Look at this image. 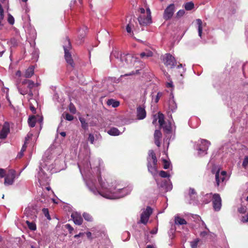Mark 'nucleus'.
Segmentation results:
<instances>
[{
  "instance_id": "obj_40",
  "label": "nucleus",
  "mask_w": 248,
  "mask_h": 248,
  "mask_svg": "<svg viewBox=\"0 0 248 248\" xmlns=\"http://www.w3.org/2000/svg\"><path fill=\"white\" fill-rule=\"evenodd\" d=\"M42 211L45 217L49 220L51 219V217L49 214V211L47 208H43Z\"/></svg>"
},
{
  "instance_id": "obj_36",
  "label": "nucleus",
  "mask_w": 248,
  "mask_h": 248,
  "mask_svg": "<svg viewBox=\"0 0 248 248\" xmlns=\"http://www.w3.org/2000/svg\"><path fill=\"white\" fill-rule=\"evenodd\" d=\"M79 120L81 124V126L84 129L88 127V124L86 123L85 119L83 117H79Z\"/></svg>"
},
{
  "instance_id": "obj_11",
  "label": "nucleus",
  "mask_w": 248,
  "mask_h": 248,
  "mask_svg": "<svg viewBox=\"0 0 248 248\" xmlns=\"http://www.w3.org/2000/svg\"><path fill=\"white\" fill-rule=\"evenodd\" d=\"M212 200L214 210L216 211H219L221 207V199L219 195L214 194Z\"/></svg>"
},
{
  "instance_id": "obj_23",
  "label": "nucleus",
  "mask_w": 248,
  "mask_h": 248,
  "mask_svg": "<svg viewBox=\"0 0 248 248\" xmlns=\"http://www.w3.org/2000/svg\"><path fill=\"white\" fill-rule=\"evenodd\" d=\"M78 166L79 169V170L82 173V170H83L84 171H88L91 168V164L86 160L85 164L84 163H78Z\"/></svg>"
},
{
  "instance_id": "obj_49",
  "label": "nucleus",
  "mask_w": 248,
  "mask_h": 248,
  "mask_svg": "<svg viewBox=\"0 0 248 248\" xmlns=\"http://www.w3.org/2000/svg\"><path fill=\"white\" fill-rule=\"evenodd\" d=\"M65 228H66L67 230H68L70 233H71L74 230L73 228L69 224H66L65 225Z\"/></svg>"
},
{
  "instance_id": "obj_56",
  "label": "nucleus",
  "mask_w": 248,
  "mask_h": 248,
  "mask_svg": "<svg viewBox=\"0 0 248 248\" xmlns=\"http://www.w3.org/2000/svg\"><path fill=\"white\" fill-rule=\"evenodd\" d=\"M30 211V208H26L25 210L24 214H26L27 217L29 216V213Z\"/></svg>"
},
{
  "instance_id": "obj_62",
  "label": "nucleus",
  "mask_w": 248,
  "mask_h": 248,
  "mask_svg": "<svg viewBox=\"0 0 248 248\" xmlns=\"http://www.w3.org/2000/svg\"><path fill=\"white\" fill-rule=\"evenodd\" d=\"M16 76L20 77L21 76V72L20 71H17L16 72Z\"/></svg>"
},
{
  "instance_id": "obj_6",
  "label": "nucleus",
  "mask_w": 248,
  "mask_h": 248,
  "mask_svg": "<svg viewBox=\"0 0 248 248\" xmlns=\"http://www.w3.org/2000/svg\"><path fill=\"white\" fill-rule=\"evenodd\" d=\"M158 123L160 125L163 127L164 130L166 133L170 132L172 129L171 122H168V123H165L164 115L161 113H158Z\"/></svg>"
},
{
  "instance_id": "obj_5",
  "label": "nucleus",
  "mask_w": 248,
  "mask_h": 248,
  "mask_svg": "<svg viewBox=\"0 0 248 248\" xmlns=\"http://www.w3.org/2000/svg\"><path fill=\"white\" fill-rule=\"evenodd\" d=\"M213 173L215 174L216 183L217 186L223 185L226 179L227 173L225 171L220 172L218 167H215L212 170Z\"/></svg>"
},
{
  "instance_id": "obj_25",
  "label": "nucleus",
  "mask_w": 248,
  "mask_h": 248,
  "mask_svg": "<svg viewBox=\"0 0 248 248\" xmlns=\"http://www.w3.org/2000/svg\"><path fill=\"white\" fill-rule=\"evenodd\" d=\"M196 22L197 25L199 36L200 37H202V29L205 26L206 24L203 23L202 21L200 19H197L196 21Z\"/></svg>"
},
{
  "instance_id": "obj_42",
  "label": "nucleus",
  "mask_w": 248,
  "mask_h": 248,
  "mask_svg": "<svg viewBox=\"0 0 248 248\" xmlns=\"http://www.w3.org/2000/svg\"><path fill=\"white\" fill-rule=\"evenodd\" d=\"M159 175L162 178L169 177L170 175L165 171L161 170L159 172Z\"/></svg>"
},
{
  "instance_id": "obj_28",
  "label": "nucleus",
  "mask_w": 248,
  "mask_h": 248,
  "mask_svg": "<svg viewBox=\"0 0 248 248\" xmlns=\"http://www.w3.org/2000/svg\"><path fill=\"white\" fill-rule=\"evenodd\" d=\"M213 195L212 193L206 194L202 198V202L204 204H207L210 202L213 199Z\"/></svg>"
},
{
  "instance_id": "obj_1",
  "label": "nucleus",
  "mask_w": 248,
  "mask_h": 248,
  "mask_svg": "<svg viewBox=\"0 0 248 248\" xmlns=\"http://www.w3.org/2000/svg\"><path fill=\"white\" fill-rule=\"evenodd\" d=\"M98 181L101 186L100 191L97 189L92 180L86 181V185L94 195L99 194L107 199H117L123 198L129 194L132 189L131 186L122 188L119 185L112 184L110 185L107 182H103L101 177H98Z\"/></svg>"
},
{
  "instance_id": "obj_24",
  "label": "nucleus",
  "mask_w": 248,
  "mask_h": 248,
  "mask_svg": "<svg viewBox=\"0 0 248 248\" xmlns=\"http://www.w3.org/2000/svg\"><path fill=\"white\" fill-rule=\"evenodd\" d=\"M175 11V6L174 4H170L165 10L164 14L165 16H173Z\"/></svg>"
},
{
  "instance_id": "obj_32",
  "label": "nucleus",
  "mask_w": 248,
  "mask_h": 248,
  "mask_svg": "<svg viewBox=\"0 0 248 248\" xmlns=\"http://www.w3.org/2000/svg\"><path fill=\"white\" fill-rule=\"evenodd\" d=\"M183 7L186 10L190 11L194 8V4L192 1L187 2L183 5Z\"/></svg>"
},
{
  "instance_id": "obj_45",
  "label": "nucleus",
  "mask_w": 248,
  "mask_h": 248,
  "mask_svg": "<svg viewBox=\"0 0 248 248\" xmlns=\"http://www.w3.org/2000/svg\"><path fill=\"white\" fill-rule=\"evenodd\" d=\"M5 51L4 46L0 43V57H1Z\"/></svg>"
},
{
  "instance_id": "obj_20",
  "label": "nucleus",
  "mask_w": 248,
  "mask_h": 248,
  "mask_svg": "<svg viewBox=\"0 0 248 248\" xmlns=\"http://www.w3.org/2000/svg\"><path fill=\"white\" fill-rule=\"evenodd\" d=\"M17 88L18 89V92L21 94L25 95L28 94V99H31L33 96V93L31 90H29V91L28 92L27 90L23 89L18 84H17Z\"/></svg>"
},
{
  "instance_id": "obj_16",
  "label": "nucleus",
  "mask_w": 248,
  "mask_h": 248,
  "mask_svg": "<svg viewBox=\"0 0 248 248\" xmlns=\"http://www.w3.org/2000/svg\"><path fill=\"white\" fill-rule=\"evenodd\" d=\"M37 121H38V122L41 124L43 122L42 116H39L37 115L30 117L28 119V123L29 125L31 127H33L35 126L36 122Z\"/></svg>"
},
{
  "instance_id": "obj_33",
  "label": "nucleus",
  "mask_w": 248,
  "mask_h": 248,
  "mask_svg": "<svg viewBox=\"0 0 248 248\" xmlns=\"http://www.w3.org/2000/svg\"><path fill=\"white\" fill-rule=\"evenodd\" d=\"M153 53L150 50H146L140 54V57L142 59H146L149 57H152Z\"/></svg>"
},
{
  "instance_id": "obj_22",
  "label": "nucleus",
  "mask_w": 248,
  "mask_h": 248,
  "mask_svg": "<svg viewBox=\"0 0 248 248\" xmlns=\"http://www.w3.org/2000/svg\"><path fill=\"white\" fill-rule=\"evenodd\" d=\"M162 137V133L159 130H156L154 133L155 143L156 146L159 147L160 146V140Z\"/></svg>"
},
{
  "instance_id": "obj_58",
  "label": "nucleus",
  "mask_w": 248,
  "mask_h": 248,
  "mask_svg": "<svg viewBox=\"0 0 248 248\" xmlns=\"http://www.w3.org/2000/svg\"><path fill=\"white\" fill-rule=\"evenodd\" d=\"M146 14H147V16H151V10L149 8L146 9Z\"/></svg>"
},
{
  "instance_id": "obj_17",
  "label": "nucleus",
  "mask_w": 248,
  "mask_h": 248,
  "mask_svg": "<svg viewBox=\"0 0 248 248\" xmlns=\"http://www.w3.org/2000/svg\"><path fill=\"white\" fill-rule=\"evenodd\" d=\"M136 19L140 26H147L152 23L151 16H138V18H136Z\"/></svg>"
},
{
  "instance_id": "obj_9",
  "label": "nucleus",
  "mask_w": 248,
  "mask_h": 248,
  "mask_svg": "<svg viewBox=\"0 0 248 248\" xmlns=\"http://www.w3.org/2000/svg\"><path fill=\"white\" fill-rule=\"evenodd\" d=\"M201 143L198 148L199 154L201 155L207 154V151L210 145V142L207 140L202 139Z\"/></svg>"
},
{
  "instance_id": "obj_53",
  "label": "nucleus",
  "mask_w": 248,
  "mask_h": 248,
  "mask_svg": "<svg viewBox=\"0 0 248 248\" xmlns=\"http://www.w3.org/2000/svg\"><path fill=\"white\" fill-rule=\"evenodd\" d=\"M5 175V172L4 169L0 168V177H3Z\"/></svg>"
},
{
  "instance_id": "obj_37",
  "label": "nucleus",
  "mask_w": 248,
  "mask_h": 248,
  "mask_svg": "<svg viewBox=\"0 0 248 248\" xmlns=\"http://www.w3.org/2000/svg\"><path fill=\"white\" fill-rule=\"evenodd\" d=\"M200 241V239L198 238L194 239L193 241L190 242V246L192 248H197L198 244Z\"/></svg>"
},
{
  "instance_id": "obj_35",
  "label": "nucleus",
  "mask_w": 248,
  "mask_h": 248,
  "mask_svg": "<svg viewBox=\"0 0 248 248\" xmlns=\"http://www.w3.org/2000/svg\"><path fill=\"white\" fill-rule=\"evenodd\" d=\"M164 75L167 78V79L170 80V82H167L166 86L168 88H172L173 87V82L171 80H170V76L168 74L167 72H164Z\"/></svg>"
},
{
  "instance_id": "obj_46",
  "label": "nucleus",
  "mask_w": 248,
  "mask_h": 248,
  "mask_svg": "<svg viewBox=\"0 0 248 248\" xmlns=\"http://www.w3.org/2000/svg\"><path fill=\"white\" fill-rule=\"evenodd\" d=\"M162 95V93L161 92H158L157 93V94H156V95L155 96V103H157V102H158V101H159L160 98L161 97Z\"/></svg>"
},
{
  "instance_id": "obj_54",
  "label": "nucleus",
  "mask_w": 248,
  "mask_h": 248,
  "mask_svg": "<svg viewBox=\"0 0 248 248\" xmlns=\"http://www.w3.org/2000/svg\"><path fill=\"white\" fill-rule=\"evenodd\" d=\"M3 19V16H0V30L2 29L3 24L2 23V20Z\"/></svg>"
},
{
  "instance_id": "obj_34",
  "label": "nucleus",
  "mask_w": 248,
  "mask_h": 248,
  "mask_svg": "<svg viewBox=\"0 0 248 248\" xmlns=\"http://www.w3.org/2000/svg\"><path fill=\"white\" fill-rule=\"evenodd\" d=\"M26 223L28 228L32 231H35L36 229V224L33 222H30L29 220H27Z\"/></svg>"
},
{
  "instance_id": "obj_44",
  "label": "nucleus",
  "mask_w": 248,
  "mask_h": 248,
  "mask_svg": "<svg viewBox=\"0 0 248 248\" xmlns=\"http://www.w3.org/2000/svg\"><path fill=\"white\" fill-rule=\"evenodd\" d=\"M7 21L10 24L13 25L15 23L14 16H8Z\"/></svg>"
},
{
  "instance_id": "obj_27",
  "label": "nucleus",
  "mask_w": 248,
  "mask_h": 248,
  "mask_svg": "<svg viewBox=\"0 0 248 248\" xmlns=\"http://www.w3.org/2000/svg\"><path fill=\"white\" fill-rule=\"evenodd\" d=\"M34 67L30 66L25 72L24 77L27 78H31L34 74Z\"/></svg>"
},
{
  "instance_id": "obj_12",
  "label": "nucleus",
  "mask_w": 248,
  "mask_h": 248,
  "mask_svg": "<svg viewBox=\"0 0 248 248\" xmlns=\"http://www.w3.org/2000/svg\"><path fill=\"white\" fill-rule=\"evenodd\" d=\"M152 213V209L150 207H147L146 209L142 213L140 216V221L143 224H146L149 218Z\"/></svg>"
},
{
  "instance_id": "obj_10",
  "label": "nucleus",
  "mask_w": 248,
  "mask_h": 248,
  "mask_svg": "<svg viewBox=\"0 0 248 248\" xmlns=\"http://www.w3.org/2000/svg\"><path fill=\"white\" fill-rule=\"evenodd\" d=\"M164 64L170 68H173L176 64L174 58L170 54H166L163 58Z\"/></svg>"
},
{
  "instance_id": "obj_39",
  "label": "nucleus",
  "mask_w": 248,
  "mask_h": 248,
  "mask_svg": "<svg viewBox=\"0 0 248 248\" xmlns=\"http://www.w3.org/2000/svg\"><path fill=\"white\" fill-rule=\"evenodd\" d=\"M83 217L84 218L88 221H92L93 220L92 216L88 213H84L83 214Z\"/></svg>"
},
{
  "instance_id": "obj_59",
  "label": "nucleus",
  "mask_w": 248,
  "mask_h": 248,
  "mask_svg": "<svg viewBox=\"0 0 248 248\" xmlns=\"http://www.w3.org/2000/svg\"><path fill=\"white\" fill-rule=\"evenodd\" d=\"M83 235V233H82V232H80L79 233H78V234H76L74 236V237L77 238H78L79 237H80L81 236H82Z\"/></svg>"
},
{
  "instance_id": "obj_51",
  "label": "nucleus",
  "mask_w": 248,
  "mask_h": 248,
  "mask_svg": "<svg viewBox=\"0 0 248 248\" xmlns=\"http://www.w3.org/2000/svg\"><path fill=\"white\" fill-rule=\"evenodd\" d=\"M185 14V11L184 10H180L177 13L176 16H183Z\"/></svg>"
},
{
  "instance_id": "obj_41",
  "label": "nucleus",
  "mask_w": 248,
  "mask_h": 248,
  "mask_svg": "<svg viewBox=\"0 0 248 248\" xmlns=\"http://www.w3.org/2000/svg\"><path fill=\"white\" fill-rule=\"evenodd\" d=\"M163 168L164 169H168L170 168V163L165 159L163 160Z\"/></svg>"
},
{
  "instance_id": "obj_29",
  "label": "nucleus",
  "mask_w": 248,
  "mask_h": 248,
  "mask_svg": "<svg viewBox=\"0 0 248 248\" xmlns=\"http://www.w3.org/2000/svg\"><path fill=\"white\" fill-rule=\"evenodd\" d=\"M107 104L108 106H112L113 108H117L120 105V102L113 99H108Z\"/></svg>"
},
{
  "instance_id": "obj_15",
  "label": "nucleus",
  "mask_w": 248,
  "mask_h": 248,
  "mask_svg": "<svg viewBox=\"0 0 248 248\" xmlns=\"http://www.w3.org/2000/svg\"><path fill=\"white\" fill-rule=\"evenodd\" d=\"M10 132V125L8 123L5 122L3 125L2 129L0 131V139H5Z\"/></svg>"
},
{
  "instance_id": "obj_48",
  "label": "nucleus",
  "mask_w": 248,
  "mask_h": 248,
  "mask_svg": "<svg viewBox=\"0 0 248 248\" xmlns=\"http://www.w3.org/2000/svg\"><path fill=\"white\" fill-rule=\"evenodd\" d=\"M65 119L69 121H71L73 120L74 117L71 114L66 113L65 115Z\"/></svg>"
},
{
  "instance_id": "obj_38",
  "label": "nucleus",
  "mask_w": 248,
  "mask_h": 248,
  "mask_svg": "<svg viewBox=\"0 0 248 248\" xmlns=\"http://www.w3.org/2000/svg\"><path fill=\"white\" fill-rule=\"evenodd\" d=\"M130 234L128 232H124L122 235V238L124 241L129 240L130 238Z\"/></svg>"
},
{
  "instance_id": "obj_2",
  "label": "nucleus",
  "mask_w": 248,
  "mask_h": 248,
  "mask_svg": "<svg viewBox=\"0 0 248 248\" xmlns=\"http://www.w3.org/2000/svg\"><path fill=\"white\" fill-rule=\"evenodd\" d=\"M113 61L115 66L117 67H129L138 62V58L131 54L121 55L120 57H116Z\"/></svg>"
},
{
  "instance_id": "obj_43",
  "label": "nucleus",
  "mask_w": 248,
  "mask_h": 248,
  "mask_svg": "<svg viewBox=\"0 0 248 248\" xmlns=\"http://www.w3.org/2000/svg\"><path fill=\"white\" fill-rule=\"evenodd\" d=\"M248 165V156L245 157L243 162V164H242L243 167L245 169L247 168Z\"/></svg>"
},
{
  "instance_id": "obj_47",
  "label": "nucleus",
  "mask_w": 248,
  "mask_h": 248,
  "mask_svg": "<svg viewBox=\"0 0 248 248\" xmlns=\"http://www.w3.org/2000/svg\"><path fill=\"white\" fill-rule=\"evenodd\" d=\"M69 110L71 112H72V113H74V114H75L76 112V108L73 104H70V107H69Z\"/></svg>"
},
{
  "instance_id": "obj_60",
  "label": "nucleus",
  "mask_w": 248,
  "mask_h": 248,
  "mask_svg": "<svg viewBox=\"0 0 248 248\" xmlns=\"http://www.w3.org/2000/svg\"><path fill=\"white\" fill-rule=\"evenodd\" d=\"M157 120H158V116H154V120H153V124H156V122Z\"/></svg>"
},
{
  "instance_id": "obj_19",
  "label": "nucleus",
  "mask_w": 248,
  "mask_h": 248,
  "mask_svg": "<svg viewBox=\"0 0 248 248\" xmlns=\"http://www.w3.org/2000/svg\"><path fill=\"white\" fill-rule=\"evenodd\" d=\"M188 196L190 198L189 203H196L197 193L194 189L190 188L189 189Z\"/></svg>"
},
{
  "instance_id": "obj_50",
  "label": "nucleus",
  "mask_w": 248,
  "mask_h": 248,
  "mask_svg": "<svg viewBox=\"0 0 248 248\" xmlns=\"http://www.w3.org/2000/svg\"><path fill=\"white\" fill-rule=\"evenodd\" d=\"M88 140L92 144H93L94 140V136L92 134H90L89 135Z\"/></svg>"
},
{
  "instance_id": "obj_26",
  "label": "nucleus",
  "mask_w": 248,
  "mask_h": 248,
  "mask_svg": "<svg viewBox=\"0 0 248 248\" xmlns=\"http://www.w3.org/2000/svg\"><path fill=\"white\" fill-rule=\"evenodd\" d=\"M22 85L28 84V88L29 90H31L32 88H33L36 85L38 86V84L37 83H35L33 81L29 79H25L22 82Z\"/></svg>"
},
{
  "instance_id": "obj_64",
  "label": "nucleus",
  "mask_w": 248,
  "mask_h": 248,
  "mask_svg": "<svg viewBox=\"0 0 248 248\" xmlns=\"http://www.w3.org/2000/svg\"><path fill=\"white\" fill-rule=\"evenodd\" d=\"M86 234H87V237H88L89 238H91V235H92V233H91V232H87L86 233Z\"/></svg>"
},
{
  "instance_id": "obj_63",
  "label": "nucleus",
  "mask_w": 248,
  "mask_h": 248,
  "mask_svg": "<svg viewBox=\"0 0 248 248\" xmlns=\"http://www.w3.org/2000/svg\"><path fill=\"white\" fill-rule=\"evenodd\" d=\"M140 11L141 14H144L145 13V10L143 8H141L140 9Z\"/></svg>"
},
{
  "instance_id": "obj_57",
  "label": "nucleus",
  "mask_w": 248,
  "mask_h": 248,
  "mask_svg": "<svg viewBox=\"0 0 248 248\" xmlns=\"http://www.w3.org/2000/svg\"><path fill=\"white\" fill-rule=\"evenodd\" d=\"M27 148V146L26 145V142H25L24 144L23 145L22 149L21 150V152H24Z\"/></svg>"
},
{
  "instance_id": "obj_8",
  "label": "nucleus",
  "mask_w": 248,
  "mask_h": 248,
  "mask_svg": "<svg viewBox=\"0 0 248 248\" xmlns=\"http://www.w3.org/2000/svg\"><path fill=\"white\" fill-rule=\"evenodd\" d=\"M16 178V172L14 170H9L8 173L5 175L4 185L6 186L12 185Z\"/></svg>"
},
{
  "instance_id": "obj_18",
  "label": "nucleus",
  "mask_w": 248,
  "mask_h": 248,
  "mask_svg": "<svg viewBox=\"0 0 248 248\" xmlns=\"http://www.w3.org/2000/svg\"><path fill=\"white\" fill-rule=\"evenodd\" d=\"M71 217L75 224L80 225L83 222V219L80 213L73 212L71 214Z\"/></svg>"
},
{
  "instance_id": "obj_61",
  "label": "nucleus",
  "mask_w": 248,
  "mask_h": 248,
  "mask_svg": "<svg viewBox=\"0 0 248 248\" xmlns=\"http://www.w3.org/2000/svg\"><path fill=\"white\" fill-rule=\"evenodd\" d=\"M207 234V232H202L200 233V235L202 237H204Z\"/></svg>"
},
{
  "instance_id": "obj_31",
  "label": "nucleus",
  "mask_w": 248,
  "mask_h": 248,
  "mask_svg": "<svg viewBox=\"0 0 248 248\" xmlns=\"http://www.w3.org/2000/svg\"><path fill=\"white\" fill-rule=\"evenodd\" d=\"M174 222L175 224L177 225H184L187 223L185 219L179 216L175 217Z\"/></svg>"
},
{
  "instance_id": "obj_14",
  "label": "nucleus",
  "mask_w": 248,
  "mask_h": 248,
  "mask_svg": "<svg viewBox=\"0 0 248 248\" xmlns=\"http://www.w3.org/2000/svg\"><path fill=\"white\" fill-rule=\"evenodd\" d=\"M137 24L136 22V16L131 17L129 19V23L126 27V30L127 33L131 35H133L132 30L135 29V25Z\"/></svg>"
},
{
  "instance_id": "obj_3",
  "label": "nucleus",
  "mask_w": 248,
  "mask_h": 248,
  "mask_svg": "<svg viewBox=\"0 0 248 248\" xmlns=\"http://www.w3.org/2000/svg\"><path fill=\"white\" fill-rule=\"evenodd\" d=\"M147 160L148 170L153 175L155 176L157 174L156 163L157 160L153 150L149 151Z\"/></svg>"
},
{
  "instance_id": "obj_52",
  "label": "nucleus",
  "mask_w": 248,
  "mask_h": 248,
  "mask_svg": "<svg viewBox=\"0 0 248 248\" xmlns=\"http://www.w3.org/2000/svg\"><path fill=\"white\" fill-rule=\"evenodd\" d=\"M241 221L245 223L248 222V214L245 217H243L241 219Z\"/></svg>"
},
{
  "instance_id": "obj_13",
  "label": "nucleus",
  "mask_w": 248,
  "mask_h": 248,
  "mask_svg": "<svg viewBox=\"0 0 248 248\" xmlns=\"http://www.w3.org/2000/svg\"><path fill=\"white\" fill-rule=\"evenodd\" d=\"M167 107L169 110V113L170 112H174L177 108V105L175 101L174 100V96L172 94H170V98L167 103Z\"/></svg>"
},
{
  "instance_id": "obj_4",
  "label": "nucleus",
  "mask_w": 248,
  "mask_h": 248,
  "mask_svg": "<svg viewBox=\"0 0 248 248\" xmlns=\"http://www.w3.org/2000/svg\"><path fill=\"white\" fill-rule=\"evenodd\" d=\"M63 47L64 50V57L67 63L72 68L74 67V62L72 58L71 54L69 53V50L71 48V45L70 40L68 38L66 37L63 42Z\"/></svg>"
},
{
  "instance_id": "obj_30",
  "label": "nucleus",
  "mask_w": 248,
  "mask_h": 248,
  "mask_svg": "<svg viewBox=\"0 0 248 248\" xmlns=\"http://www.w3.org/2000/svg\"><path fill=\"white\" fill-rule=\"evenodd\" d=\"M108 133L111 136H118L122 133L120 131L115 127L110 128L108 131Z\"/></svg>"
},
{
  "instance_id": "obj_7",
  "label": "nucleus",
  "mask_w": 248,
  "mask_h": 248,
  "mask_svg": "<svg viewBox=\"0 0 248 248\" xmlns=\"http://www.w3.org/2000/svg\"><path fill=\"white\" fill-rule=\"evenodd\" d=\"M39 170L37 177L40 185L44 186L48 184L50 181L49 178L45 173L42 168H40Z\"/></svg>"
},
{
  "instance_id": "obj_21",
  "label": "nucleus",
  "mask_w": 248,
  "mask_h": 248,
  "mask_svg": "<svg viewBox=\"0 0 248 248\" xmlns=\"http://www.w3.org/2000/svg\"><path fill=\"white\" fill-rule=\"evenodd\" d=\"M137 117L139 120L144 119L146 116V113L145 109L142 107H138L137 109Z\"/></svg>"
},
{
  "instance_id": "obj_55",
  "label": "nucleus",
  "mask_w": 248,
  "mask_h": 248,
  "mask_svg": "<svg viewBox=\"0 0 248 248\" xmlns=\"http://www.w3.org/2000/svg\"><path fill=\"white\" fill-rule=\"evenodd\" d=\"M30 108L32 113H35V111H36L35 108L32 105H30Z\"/></svg>"
}]
</instances>
